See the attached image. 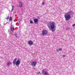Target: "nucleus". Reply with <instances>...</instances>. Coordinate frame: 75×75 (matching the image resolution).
<instances>
[{
    "instance_id": "4468645a",
    "label": "nucleus",
    "mask_w": 75,
    "mask_h": 75,
    "mask_svg": "<svg viewBox=\"0 0 75 75\" xmlns=\"http://www.w3.org/2000/svg\"><path fill=\"white\" fill-rule=\"evenodd\" d=\"M9 20V21H11L12 20V17H10Z\"/></svg>"
},
{
    "instance_id": "0eeeda50",
    "label": "nucleus",
    "mask_w": 75,
    "mask_h": 75,
    "mask_svg": "<svg viewBox=\"0 0 75 75\" xmlns=\"http://www.w3.org/2000/svg\"><path fill=\"white\" fill-rule=\"evenodd\" d=\"M15 64H16V66H17L18 67L19 66L20 64V61L19 59H18L17 61L15 62Z\"/></svg>"
},
{
    "instance_id": "dca6fc26",
    "label": "nucleus",
    "mask_w": 75,
    "mask_h": 75,
    "mask_svg": "<svg viewBox=\"0 0 75 75\" xmlns=\"http://www.w3.org/2000/svg\"><path fill=\"white\" fill-rule=\"evenodd\" d=\"M42 5L44 6V5H45V2H42Z\"/></svg>"
},
{
    "instance_id": "6e6552de",
    "label": "nucleus",
    "mask_w": 75,
    "mask_h": 75,
    "mask_svg": "<svg viewBox=\"0 0 75 75\" xmlns=\"http://www.w3.org/2000/svg\"><path fill=\"white\" fill-rule=\"evenodd\" d=\"M19 6L20 7V8H22V7H23V2L22 1H19Z\"/></svg>"
},
{
    "instance_id": "a211bd4d",
    "label": "nucleus",
    "mask_w": 75,
    "mask_h": 75,
    "mask_svg": "<svg viewBox=\"0 0 75 75\" xmlns=\"http://www.w3.org/2000/svg\"><path fill=\"white\" fill-rule=\"evenodd\" d=\"M59 51H61L62 50V49L61 48L59 49Z\"/></svg>"
},
{
    "instance_id": "f03ea898",
    "label": "nucleus",
    "mask_w": 75,
    "mask_h": 75,
    "mask_svg": "<svg viewBox=\"0 0 75 75\" xmlns=\"http://www.w3.org/2000/svg\"><path fill=\"white\" fill-rule=\"evenodd\" d=\"M72 13V11H71L68 12L65 14L64 17L66 21H68L71 18V16Z\"/></svg>"
},
{
    "instance_id": "7ed1b4c3",
    "label": "nucleus",
    "mask_w": 75,
    "mask_h": 75,
    "mask_svg": "<svg viewBox=\"0 0 75 75\" xmlns=\"http://www.w3.org/2000/svg\"><path fill=\"white\" fill-rule=\"evenodd\" d=\"M42 74L43 75H50V74L48 72V70L47 69H44L42 70Z\"/></svg>"
},
{
    "instance_id": "39448f33",
    "label": "nucleus",
    "mask_w": 75,
    "mask_h": 75,
    "mask_svg": "<svg viewBox=\"0 0 75 75\" xmlns=\"http://www.w3.org/2000/svg\"><path fill=\"white\" fill-rule=\"evenodd\" d=\"M14 30H15V29H14V26L12 25H11L10 29V34H13V33H11V32H13V31H14Z\"/></svg>"
},
{
    "instance_id": "b1692460",
    "label": "nucleus",
    "mask_w": 75,
    "mask_h": 75,
    "mask_svg": "<svg viewBox=\"0 0 75 75\" xmlns=\"http://www.w3.org/2000/svg\"><path fill=\"white\" fill-rule=\"evenodd\" d=\"M8 32H10V30H8Z\"/></svg>"
},
{
    "instance_id": "9b49d317",
    "label": "nucleus",
    "mask_w": 75,
    "mask_h": 75,
    "mask_svg": "<svg viewBox=\"0 0 75 75\" xmlns=\"http://www.w3.org/2000/svg\"><path fill=\"white\" fill-rule=\"evenodd\" d=\"M34 21L35 23H37L38 22V19H35L34 20Z\"/></svg>"
},
{
    "instance_id": "f257e3e1",
    "label": "nucleus",
    "mask_w": 75,
    "mask_h": 75,
    "mask_svg": "<svg viewBox=\"0 0 75 75\" xmlns=\"http://www.w3.org/2000/svg\"><path fill=\"white\" fill-rule=\"evenodd\" d=\"M47 26L49 27L50 30H52V32H54L55 30L54 29L55 27V24L54 22H49L48 24H47Z\"/></svg>"
},
{
    "instance_id": "ddd939ff",
    "label": "nucleus",
    "mask_w": 75,
    "mask_h": 75,
    "mask_svg": "<svg viewBox=\"0 0 75 75\" xmlns=\"http://www.w3.org/2000/svg\"><path fill=\"white\" fill-rule=\"evenodd\" d=\"M12 9H11V12H12L13 11V10H14V6H12Z\"/></svg>"
},
{
    "instance_id": "1a4fd4ad",
    "label": "nucleus",
    "mask_w": 75,
    "mask_h": 75,
    "mask_svg": "<svg viewBox=\"0 0 75 75\" xmlns=\"http://www.w3.org/2000/svg\"><path fill=\"white\" fill-rule=\"evenodd\" d=\"M28 44L29 45H31L33 44V41L32 40H30L28 41Z\"/></svg>"
},
{
    "instance_id": "412c9836",
    "label": "nucleus",
    "mask_w": 75,
    "mask_h": 75,
    "mask_svg": "<svg viewBox=\"0 0 75 75\" xmlns=\"http://www.w3.org/2000/svg\"><path fill=\"white\" fill-rule=\"evenodd\" d=\"M9 18V17H8V18H6V19H7V20H8Z\"/></svg>"
},
{
    "instance_id": "2eb2a0df",
    "label": "nucleus",
    "mask_w": 75,
    "mask_h": 75,
    "mask_svg": "<svg viewBox=\"0 0 75 75\" xmlns=\"http://www.w3.org/2000/svg\"><path fill=\"white\" fill-rule=\"evenodd\" d=\"M15 35L16 38H17V37H18V36H17V33H16L15 34Z\"/></svg>"
},
{
    "instance_id": "423d86ee",
    "label": "nucleus",
    "mask_w": 75,
    "mask_h": 75,
    "mask_svg": "<svg viewBox=\"0 0 75 75\" xmlns=\"http://www.w3.org/2000/svg\"><path fill=\"white\" fill-rule=\"evenodd\" d=\"M37 64V62L35 61H33V62H32L31 64V65L32 66H33V67H34L36 66V64Z\"/></svg>"
},
{
    "instance_id": "9d476101",
    "label": "nucleus",
    "mask_w": 75,
    "mask_h": 75,
    "mask_svg": "<svg viewBox=\"0 0 75 75\" xmlns=\"http://www.w3.org/2000/svg\"><path fill=\"white\" fill-rule=\"evenodd\" d=\"M16 61H17V58H16L14 59L13 62V65H15V63L16 62Z\"/></svg>"
},
{
    "instance_id": "20e7f679",
    "label": "nucleus",
    "mask_w": 75,
    "mask_h": 75,
    "mask_svg": "<svg viewBox=\"0 0 75 75\" xmlns=\"http://www.w3.org/2000/svg\"><path fill=\"white\" fill-rule=\"evenodd\" d=\"M48 33V31L47 30H43L42 31V36H45Z\"/></svg>"
},
{
    "instance_id": "6ab92c4d",
    "label": "nucleus",
    "mask_w": 75,
    "mask_h": 75,
    "mask_svg": "<svg viewBox=\"0 0 75 75\" xmlns=\"http://www.w3.org/2000/svg\"><path fill=\"white\" fill-rule=\"evenodd\" d=\"M59 49H57V50H56V51H57V52H59Z\"/></svg>"
},
{
    "instance_id": "f3484780",
    "label": "nucleus",
    "mask_w": 75,
    "mask_h": 75,
    "mask_svg": "<svg viewBox=\"0 0 75 75\" xmlns=\"http://www.w3.org/2000/svg\"><path fill=\"white\" fill-rule=\"evenodd\" d=\"M30 24H33V22L32 21L30 20Z\"/></svg>"
},
{
    "instance_id": "f8f14e48",
    "label": "nucleus",
    "mask_w": 75,
    "mask_h": 75,
    "mask_svg": "<svg viewBox=\"0 0 75 75\" xmlns=\"http://www.w3.org/2000/svg\"><path fill=\"white\" fill-rule=\"evenodd\" d=\"M11 62H9L7 63L6 65H7L8 67H9V66H10V65H11Z\"/></svg>"
},
{
    "instance_id": "aec40b11",
    "label": "nucleus",
    "mask_w": 75,
    "mask_h": 75,
    "mask_svg": "<svg viewBox=\"0 0 75 75\" xmlns=\"http://www.w3.org/2000/svg\"><path fill=\"white\" fill-rule=\"evenodd\" d=\"M73 27H74V26H75V23L73 25H72Z\"/></svg>"
},
{
    "instance_id": "5701e85b",
    "label": "nucleus",
    "mask_w": 75,
    "mask_h": 75,
    "mask_svg": "<svg viewBox=\"0 0 75 75\" xmlns=\"http://www.w3.org/2000/svg\"><path fill=\"white\" fill-rule=\"evenodd\" d=\"M38 74H40V72H38Z\"/></svg>"
},
{
    "instance_id": "4be33fe9",
    "label": "nucleus",
    "mask_w": 75,
    "mask_h": 75,
    "mask_svg": "<svg viewBox=\"0 0 75 75\" xmlns=\"http://www.w3.org/2000/svg\"><path fill=\"white\" fill-rule=\"evenodd\" d=\"M65 57V55H64L63 56V57Z\"/></svg>"
},
{
    "instance_id": "393cba45",
    "label": "nucleus",
    "mask_w": 75,
    "mask_h": 75,
    "mask_svg": "<svg viewBox=\"0 0 75 75\" xmlns=\"http://www.w3.org/2000/svg\"><path fill=\"white\" fill-rule=\"evenodd\" d=\"M13 35H15V34H13Z\"/></svg>"
}]
</instances>
